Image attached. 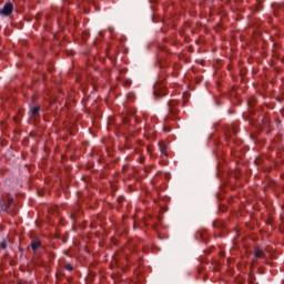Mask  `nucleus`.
Instances as JSON below:
<instances>
[{
  "instance_id": "nucleus-1",
  "label": "nucleus",
  "mask_w": 284,
  "mask_h": 284,
  "mask_svg": "<svg viewBox=\"0 0 284 284\" xmlns=\"http://www.w3.org/2000/svg\"><path fill=\"white\" fill-rule=\"evenodd\" d=\"M168 110L169 114L166 115L165 121H168V119H176V115L179 114V112H181V110L179 109V100L169 101Z\"/></svg>"
},
{
  "instance_id": "nucleus-2",
  "label": "nucleus",
  "mask_w": 284,
  "mask_h": 284,
  "mask_svg": "<svg viewBox=\"0 0 284 284\" xmlns=\"http://www.w3.org/2000/svg\"><path fill=\"white\" fill-rule=\"evenodd\" d=\"M0 210L10 214L12 212V197L0 199Z\"/></svg>"
},
{
  "instance_id": "nucleus-3",
  "label": "nucleus",
  "mask_w": 284,
  "mask_h": 284,
  "mask_svg": "<svg viewBox=\"0 0 284 284\" xmlns=\"http://www.w3.org/2000/svg\"><path fill=\"white\" fill-rule=\"evenodd\" d=\"M14 10V6L12 3H6L4 7L0 10V14L2 17H10L12 14V11Z\"/></svg>"
},
{
  "instance_id": "nucleus-4",
  "label": "nucleus",
  "mask_w": 284,
  "mask_h": 284,
  "mask_svg": "<svg viewBox=\"0 0 284 284\" xmlns=\"http://www.w3.org/2000/svg\"><path fill=\"white\" fill-rule=\"evenodd\" d=\"M29 114H30L31 119H37V116H41V106H39V105L31 106Z\"/></svg>"
},
{
  "instance_id": "nucleus-5",
  "label": "nucleus",
  "mask_w": 284,
  "mask_h": 284,
  "mask_svg": "<svg viewBox=\"0 0 284 284\" xmlns=\"http://www.w3.org/2000/svg\"><path fill=\"white\" fill-rule=\"evenodd\" d=\"M153 94L156 99L165 97L168 94L166 89H161L160 84L155 85Z\"/></svg>"
},
{
  "instance_id": "nucleus-6",
  "label": "nucleus",
  "mask_w": 284,
  "mask_h": 284,
  "mask_svg": "<svg viewBox=\"0 0 284 284\" xmlns=\"http://www.w3.org/2000/svg\"><path fill=\"white\" fill-rule=\"evenodd\" d=\"M255 258H265V252L261 247H256L254 251Z\"/></svg>"
},
{
  "instance_id": "nucleus-7",
  "label": "nucleus",
  "mask_w": 284,
  "mask_h": 284,
  "mask_svg": "<svg viewBox=\"0 0 284 284\" xmlns=\"http://www.w3.org/2000/svg\"><path fill=\"white\" fill-rule=\"evenodd\" d=\"M39 247H41V241H39V240H33V241L31 242V250H32L33 252H37V250H39Z\"/></svg>"
},
{
  "instance_id": "nucleus-8",
  "label": "nucleus",
  "mask_w": 284,
  "mask_h": 284,
  "mask_svg": "<svg viewBox=\"0 0 284 284\" xmlns=\"http://www.w3.org/2000/svg\"><path fill=\"white\" fill-rule=\"evenodd\" d=\"M168 148L165 146V144H160V152H162V154H165Z\"/></svg>"
},
{
  "instance_id": "nucleus-9",
  "label": "nucleus",
  "mask_w": 284,
  "mask_h": 284,
  "mask_svg": "<svg viewBox=\"0 0 284 284\" xmlns=\"http://www.w3.org/2000/svg\"><path fill=\"white\" fill-rule=\"evenodd\" d=\"M64 270H67L68 272H72V270H74V267L72 266V264H65Z\"/></svg>"
},
{
  "instance_id": "nucleus-10",
  "label": "nucleus",
  "mask_w": 284,
  "mask_h": 284,
  "mask_svg": "<svg viewBox=\"0 0 284 284\" xmlns=\"http://www.w3.org/2000/svg\"><path fill=\"white\" fill-rule=\"evenodd\" d=\"M128 99H129L130 101H134V99H136V95L131 92V93L128 94Z\"/></svg>"
},
{
  "instance_id": "nucleus-11",
  "label": "nucleus",
  "mask_w": 284,
  "mask_h": 284,
  "mask_svg": "<svg viewBox=\"0 0 284 284\" xmlns=\"http://www.w3.org/2000/svg\"><path fill=\"white\" fill-rule=\"evenodd\" d=\"M6 247H8V244L6 243V241L0 243V248L1 250H6Z\"/></svg>"
},
{
  "instance_id": "nucleus-12",
  "label": "nucleus",
  "mask_w": 284,
  "mask_h": 284,
  "mask_svg": "<svg viewBox=\"0 0 284 284\" xmlns=\"http://www.w3.org/2000/svg\"><path fill=\"white\" fill-rule=\"evenodd\" d=\"M123 123L125 124L130 123V118H123Z\"/></svg>"
},
{
  "instance_id": "nucleus-13",
  "label": "nucleus",
  "mask_w": 284,
  "mask_h": 284,
  "mask_svg": "<svg viewBox=\"0 0 284 284\" xmlns=\"http://www.w3.org/2000/svg\"><path fill=\"white\" fill-rule=\"evenodd\" d=\"M140 163H145V158L144 156L140 158Z\"/></svg>"
}]
</instances>
